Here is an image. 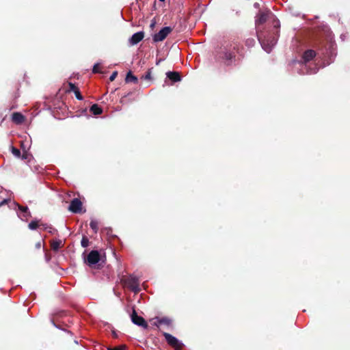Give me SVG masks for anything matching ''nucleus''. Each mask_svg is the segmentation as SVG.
<instances>
[{
    "mask_svg": "<svg viewBox=\"0 0 350 350\" xmlns=\"http://www.w3.org/2000/svg\"><path fill=\"white\" fill-rule=\"evenodd\" d=\"M271 16L273 18V25L275 31L272 33H269L267 35L262 33L258 34V40L260 42L262 48L267 52L270 53L273 47L275 45L278 37V28L280 27V21L275 18L274 16L269 11L267 12H261L256 16V25H260L264 23L268 17Z\"/></svg>",
    "mask_w": 350,
    "mask_h": 350,
    "instance_id": "nucleus-1",
    "label": "nucleus"
},
{
    "mask_svg": "<svg viewBox=\"0 0 350 350\" xmlns=\"http://www.w3.org/2000/svg\"><path fill=\"white\" fill-rule=\"evenodd\" d=\"M239 38H230L229 42L215 52V59L217 62H223L227 66L236 60L237 55L239 53Z\"/></svg>",
    "mask_w": 350,
    "mask_h": 350,
    "instance_id": "nucleus-2",
    "label": "nucleus"
},
{
    "mask_svg": "<svg viewBox=\"0 0 350 350\" xmlns=\"http://www.w3.org/2000/svg\"><path fill=\"white\" fill-rule=\"evenodd\" d=\"M316 55V53L312 49L307 50L303 55L302 59L304 63V67L306 69V72H303V74H315L318 71V68L314 66L312 68H307V63L312 60Z\"/></svg>",
    "mask_w": 350,
    "mask_h": 350,
    "instance_id": "nucleus-3",
    "label": "nucleus"
},
{
    "mask_svg": "<svg viewBox=\"0 0 350 350\" xmlns=\"http://www.w3.org/2000/svg\"><path fill=\"white\" fill-rule=\"evenodd\" d=\"M121 282L135 293H137L140 291L139 281L137 277L129 275L127 278H122Z\"/></svg>",
    "mask_w": 350,
    "mask_h": 350,
    "instance_id": "nucleus-4",
    "label": "nucleus"
},
{
    "mask_svg": "<svg viewBox=\"0 0 350 350\" xmlns=\"http://www.w3.org/2000/svg\"><path fill=\"white\" fill-rule=\"evenodd\" d=\"M163 335L170 346H171L175 350L182 349L183 344L180 342L176 337L167 332H163Z\"/></svg>",
    "mask_w": 350,
    "mask_h": 350,
    "instance_id": "nucleus-5",
    "label": "nucleus"
},
{
    "mask_svg": "<svg viewBox=\"0 0 350 350\" xmlns=\"http://www.w3.org/2000/svg\"><path fill=\"white\" fill-rule=\"evenodd\" d=\"M172 30L173 29L171 27H165L162 28L158 33L154 35L153 41L154 42H158L164 40Z\"/></svg>",
    "mask_w": 350,
    "mask_h": 350,
    "instance_id": "nucleus-6",
    "label": "nucleus"
},
{
    "mask_svg": "<svg viewBox=\"0 0 350 350\" xmlns=\"http://www.w3.org/2000/svg\"><path fill=\"white\" fill-rule=\"evenodd\" d=\"M100 259V256L99 252L97 250H92L87 256L86 262L89 266L92 267L98 263Z\"/></svg>",
    "mask_w": 350,
    "mask_h": 350,
    "instance_id": "nucleus-7",
    "label": "nucleus"
},
{
    "mask_svg": "<svg viewBox=\"0 0 350 350\" xmlns=\"http://www.w3.org/2000/svg\"><path fill=\"white\" fill-rule=\"evenodd\" d=\"M131 318L132 322L134 324L141 326L144 328H147L148 327V325L145 319L143 317L138 316L137 312L135 310H133Z\"/></svg>",
    "mask_w": 350,
    "mask_h": 350,
    "instance_id": "nucleus-8",
    "label": "nucleus"
},
{
    "mask_svg": "<svg viewBox=\"0 0 350 350\" xmlns=\"http://www.w3.org/2000/svg\"><path fill=\"white\" fill-rule=\"evenodd\" d=\"M82 209V202L79 198H74L70 204L68 210L74 213H79Z\"/></svg>",
    "mask_w": 350,
    "mask_h": 350,
    "instance_id": "nucleus-9",
    "label": "nucleus"
},
{
    "mask_svg": "<svg viewBox=\"0 0 350 350\" xmlns=\"http://www.w3.org/2000/svg\"><path fill=\"white\" fill-rule=\"evenodd\" d=\"M144 38V33L143 31H138L135 33L129 39V44L131 45H135L141 42Z\"/></svg>",
    "mask_w": 350,
    "mask_h": 350,
    "instance_id": "nucleus-10",
    "label": "nucleus"
},
{
    "mask_svg": "<svg viewBox=\"0 0 350 350\" xmlns=\"http://www.w3.org/2000/svg\"><path fill=\"white\" fill-rule=\"evenodd\" d=\"M25 117L19 112H14L12 115V120L16 124H21L25 121Z\"/></svg>",
    "mask_w": 350,
    "mask_h": 350,
    "instance_id": "nucleus-11",
    "label": "nucleus"
},
{
    "mask_svg": "<svg viewBox=\"0 0 350 350\" xmlns=\"http://www.w3.org/2000/svg\"><path fill=\"white\" fill-rule=\"evenodd\" d=\"M167 77L173 82H178L181 80L180 75L176 71H169L166 73Z\"/></svg>",
    "mask_w": 350,
    "mask_h": 350,
    "instance_id": "nucleus-12",
    "label": "nucleus"
},
{
    "mask_svg": "<svg viewBox=\"0 0 350 350\" xmlns=\"http://www.w3.org/2000/svg\"><path fill=\"white\" fill-rule=\"evenodd\" d=\"M62 243V242L59 239L52 240L50 241V246L53 251L57 252L61 247Z\"/></svg>",
    "mask_w": 350,
    "mask_h": 350,
    "instance_id": "nucleus-13",
    "label": "nucleus"
},
{
    "mask_svg": "<svg viewBox=\"0 0 350 350\" xmlns=\"http://www.w3.org/2000/svg\"><path fill=\"white\" fill-rule=\"evenodd\" d=\"M125 81L126 83L132 82L133 83H137L138 79L137 77H135V75H133L131 71H129L126 74V76L125 78Z\"/></svg>",
    "mask_w": 350,
    "mask_h": 350,
    "instance_id": "nucleus-14",
    "label": "nucleus"
},
{
    "mask_svg": "<svg viewBox=\"0 0 350 350\" xmlns=\"http://www.w3.org/2000/svg\"><path fill=\"white\" fill-rule=\"evenodd\" d=\"M90 111L94 115H100V114H101L103 113V109L97 104H94L90 107Z\"/></svg>",
    "mask_w": 350,
    "mask_h": 350,
    "instance_id": "nucleus-15",
    "label": "nucleus"
},
{
    "mask_svg": "<svg viewBox=\"0 0 350 350\" xmlns=\"http://www.w3.org/2000/svg\"><path fill=\"white\" fill-rule=\"evenodd\" d=\"M172 323L171 319L167 317L159 318V324L169 326Z\"/></svg>",
    "mask_w": 350,
    "mask_h": 350,
    "instance_id": "nucleus-16",
    "label": "nucleus"
},
{
    "mask_svg": "<svg viewBox=\"0 0 350 350\" xmlns=\"http://www.w3.org/2000/svg\"><path fill=\"white\" fill-rule=\"evenodd\" d=\"M90 228L94 231V232H97L98 230V223L96 220H92L90 223Z\"/></svg>",
    "mask_w": 350,
    "mask_h": 350,
    "instance_id": "nucleus-17",
    "label": "nucleus"
},
{
    "mask_svg": "<svg viewBox=\"0 0 350 350\" xmlns=\"http://www.w3.org/2000/svg\"><path fill=\"white\" fill-rule=\"evenodd\" d=\"M152 68H149L148 71L146 72V74L142 77V79H144L145 80H152Z\"/></svg>",
    "mask_w": 350,
    "mask_h": 350,
    "instance_id": "nucleus-18",
    "label": "nucleus"
},
{
    "mask_svg": "<svg viewBox=\"0 0 350 350\" xmlns=\"http://www.w3.org/2000/svg\"><path fill=\"white\" fill-rule=\"evenodd\" d=\"M18 209L21 212L26 214L25 216H31L30 212L29 211V208L27 206H21L19 204H18Z\"/></svg>",
    "mask_w": 350,
    "mask_h": 350,
    "instance_id": "nucleus-19",
    "label": "nucleus"
},
{
    "mask_svg": "<svg viewBox=\"0 0 350 350\" xmlns=\"http://www.w3.org/2000/svg\"><path fill=\"white\" fill-rule=\"evenodd\" d=\"M39 226H41L40 225L38 224V221H31L29 225H28V227L29 229L31 230H36L37 229Z\"/></svg>",
    "mask_w": 350,
    "mask_h": 350,
    "instance_id": "nucleus-20",
    "label": "nucleus"
},
{
    "mask_svg": "<svg viewBox=\"0 0 350 350\" xmlns=\"http://www.w3.org/2000/svg\"><path fill=\"white\" fill-rule=\"evenodd\" d=\"M40 226L42 227L44 230L49 229L48 231L51 234H54L55 232H57L56 229L51 226H47L46 224H40Z\"/></svg>",
    "mask_w": 350,
    "mask_h": 350,
    "instance_id": "nucleus-21",
    "label": "nucleus"
},
{
    "mask_svg": "<svg viewBox=\"0 0 350 350\" xmlns=\"http://www.w3.org/2000/svg\"><path fill=\"white\" fill-rule=\"evenodd\" d=\"M89 243L90 241L88 238L85 236H83L81 241V246L83 247H87L89 245Z\"/></svg>",
    "mask_w": 350,
    "mask_h": 350,
    "instance_id": "nucleus-22",
    "label": "nucleus"
},
{
    "mask_svg": "<svg viewBox=\"0 0 350 350\" xmlns=\"http://www.w3.org/2000/svg\"><path fill=\"white\" fill-rule=\"evenodd\" d=\"M12 154L17 158L21 157V151L19 149L12 146Z\"/></svg>",
    "mask_w": 350,
    "mask_h": 350,
    "instance_id": "nucleus-23",
    "label": "nucleus"
},
{
    "mask_svg": "<svg viewBox=\"0 0 350 350\" xmlns=\"http://www.w3.org/2000/svg\"><path fill=\"white\" fill-rule=\"evenodd\" d=\"M69 86V91L70 92H75L77 91L79 88L72 83L69 82L68 83Z\"/></svg>",
    "mask_w": 350,
    "mask_h": 350,
    "instance_id": "nucleus-24",
    "label": "nucleus"
},
{
    "mask_svg": "<svg viewBox=\"0 0 350 350\" xmlns=\"http://www.w3.org/2000/svg\"><path fill=\"white\" fill-rule=\"evenodd\" d=\"M255 44V40L253 38L247 39L245 41V44L248 46L249 47L254 46Z\"/></svg>",
    "mask_w": 350,
    "mask_h": 350,
    "instance_id": "nucleus-25",
    "label": "nucleus"
},
{
    "mask_svg": "<svg viewBox=\"0 0 350 350\" xmlns=\"http://www.w3.org/2000/svg\"><path fill=\"white\" fill-rule=\"evenodd\" d=\"M74 93H75V95L76 98H77L78 100H83V96L81 95V92H80V91H79V89H78L77 91H75V92H74Z\"/></svg>",
    "mask_w": 350,
    "mask_h": 350,
    "instance_id": "nucleus-26",
    "label": "nucleus"
},
{
    "mask_svg": "<svg viewBox=\"0 0 350 350\" xmlns=\"http://www.w3.org/2000/svg\"><path fill=\"white\" fill-rule=\"evenodd\" d=\"M99 68H100V65L98 64H94V66L93 67V69H92V72L93 73H99V72H100Z\"/></svg>",
    "mask_w": 350,
    "mask_h": 350,
    "instance_id": "nucleus-27",
    "label": "nucleus"
},
{
    "mask_svg": "<svg viewBox=\"0 0 350 350\" xmlns=\"http://www.w3.org/2000/svg\"><path fill=\"white\" fill-rule=\"evenodd\" d=\"M117 75H118V72H117V71H114V72L111 74V75L110 76V77H109V80H110V81H114V80H115V79L116 78Z\"/></svg>",
    "mask_w": 350,
    "mask_h": 350,
    "instance_id": "nucleus-28",
    "label": "nucleus"
},
{
    "mask_svg": "<svg viewBox=\"0 0 350 350\" xmlns=\"http://www.w3.org/2000/svg\"><path fill=\"white\" fill-rule=\"evenodd\" d=\"M9 201H10V200H8V199H4L1 202H0V207H1L2 206H3L5 204H7Z\"/></svg>",
    "mask_w": 350,
    "mask_h": 350,
    "instance_id": "nucleus-29",
    "label": "nucleus"
},
{
    "mask_svg": "<svg viewBox=\"0 0 350 350\" xmlns=\"http://www.w3.org/2000/svg\"><path fill=\"white\" fill-rule=\"evenodd\" d=\"M29 154L27 152H24L23 155L21 156V158L23 160H26L28 159Z\"/></svg>",
    "mask_w": 350,
    "mask_h": 350,
    "instance_id": "nucleus-30",
    "label": "nucleus"
},
{
    "mask_svg": "<svg viewBox=\"0 0 350 350\" xmlns=\"http://www.w3.org/2000/svg\"><path fill=\"white\" fill-rule=\"evenodd\" d=\"M153 325L157 327H159L161 325V324H159V318L155 319V321L153 322Z\"/></svg>",
    "mask_w": 350,
    "mask_h": 350,
    "instance_id": "nucleus-31",
    "label": "nucleus"
},
{
    "mask_svg": "<svg viewBox=\"0 0 350 350\" xmlns=\"http://www.w3.org/2000/svg\"><path fill=\"white\" fill-rule=\"evenodd\" d=\"M36 247L40 249L41 247V243L39 241L36 244Z\"/></svg>",
    "mask_w": 350,
    "mask_h": 350,
    "instance_id": "nucleus-32",
    "label": "nucleus"
},
{
    "mask_svg": "<svg viewBox=\"0 0 350 350\" xmlns=\"http://www.w3.org/2000/svg\"><path fill=\"white\" fill-rule=\"evenodd\" d=\"M111 350H124V349L123 348H121V347H115L114 349H113Z\"/></svg>",
    "mask_w": 350,
    "mask_h": 350,
    "instance_id": "nucleus-33",
    "label": "nucleus"
},
{
    "mask_svg": "<svg viewBox=\"0 0 350 350\" xmlns=\"http://www.w3.org/2000/svg\"><path fill=\"white\" fill-rule=\"evenodd\" d=\"M160 1H164L165 0H159Z\"/></svg>",
    "mask_w": 350,
    "mask_h": 350,
    "instance_id": "nucleus-34",
    "label": "nucleus"
}]
</instances>
